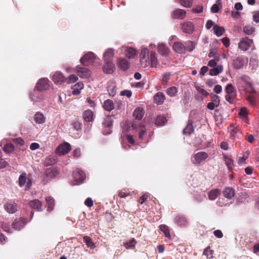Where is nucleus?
I'll list each match as a JSON object with an SVG mask.
<instances>
[{"instance_id": "obj_44", "label": "nucleus", "mask_w": 259, "mask_h": 259, "mask_svg": "<svg viewBox=\"0 0 259 259\" xmlns=\"http://www.w3.org/2000/svg\"><path fill=\"white\" fill-rule=\"evenodd\" d=\"M194 129L192 124V122H189L186 127L183 130V134L184 135H190L193 133Z\"/></svg>"}, {"instance_id": "obj_63", "label": "nucleus", "mask_w": 259, "mask_h": 259, "mask_svg": "<svg viewBox=\"0 0 259 259\" xmlns=\"http://www.w3.org/2000/svg\"><path fill=\"white\" fill-rule=\"evenodd\" d=\"M247 101L250 104L253 106L255 104V99L252 96H249L247 97Z\"/></svg>"}, {"instance_id": "obj_31", "label": "nucleus", "mask_w": 259, "mask_h": 259, "mask_svg": "<svg viewBox=\"0 0 259 259\" xmlns=\"http://www.w3.org/2000/svg\"><path fill=\"white\" fill-rule=\"evenodd\" d=\"M94 114L92 111L87 110L83 113V117L85 121L88 122L92 121L94 119Z\"/></svg>"}, {"instance_id": "obj_21", "label": "nucleus", "mask_w": 259, "mask_h": 259, "mask_svg": "<svg viewBox=\"0 0 259 259\" xmlns=\"http://www.w3.org/2000/svg\"><path fill=\"white\" fill-rule=\"evenodd\" d=\"M114 55L113 50L112 49L107 50L103 55L104 62L112 61Z\"/></svg>"}, {"instance_id": "obj_54", "label": "nucleus", "mask_w": 259, "mask_h": 259, "mask_svg": "<svg viewBox=\"0 0 259 259\" xmlns=\"http://www.w3.org/2000/svg\"><path fill=\"white\" fill-rule=\"evenodd\" d=\"M225 161L227 167L230 169L233 165V162L230 157L225 156Z\"/></svg>"}, {"instance_id": "obj_50", "label": "nucleus", "mask_w": 259, "mask_h": 259, "mask_svg": "<svg viewBox=\"0 0 259 259\" xmlns=\"http://www.w3.org/2000/svg\"><path fill=\"white\" fill-rule=\"evenodd\" d=\"M83 240L88 247H93L94 246V243L93 242L92 239L90 237L85 236L83 237Z\"/></svg>"}, {"instance_id": "obj_18", "label": "nucleus", "mask_w": 259, "mask_h": 259, "mask_svg": "<svg viewBox=\"0 0 259 259\" xmlns=\"http://www.w3.org/2000/svg\"><path fill=\"white\" fill-rule=\"evenodd\" d=\"M26 224V221L24 219H20L19 220H16L12 224V227L14 229L19 230L22 228Z\"/></svg>"}, {"instance_id": "obj_45", "label": "nucleus", "mask_w": 259, "mask_h": 259, "mask_svg": "<svg viewBox=\"0 0 259 259\" xmlns=\"http://www.w3.org/2000/svg\"><path fill=\"white\" fill-rule=\"evenodd\" d=\"M221 7V0H217L215 4H213L211 8V11L213 13H217Z\"/></svg>"}, {"instance_id": "obj_36", "label": "nucleus", "mask_w": 259, "mask_h": 259, "mask_svg": "<svg viewBox=\"0 0 259 259\" xmlns=\"http://www.w3.org/2000/svg\"><path fill=\"white\" fill-rule=\"evenodd\" d=\"M45 117L44 115L40 112L36 113L34 115V120L36 123L41 124L45 122Z\"/></svg>"}, {"instance_id": "obj_53", "label": "nucleus", "mask_w": 259, "mask_h": 259, "mask_svg": "<svg viewBox=\"0 0 259 259\" xmlns=\"http://www.w3.org/2000/svg\"><path fill=\"white\" fill-rule=\"evenodd\" d=\"M210 96L212 99L211 102L215 104V106H219L220 102L219 97L212 94L210 95Z\"/></svg>"}, {"instance_id": "obj_12", "label": "nucleus", "mask_w": 259, "mask_h": 259, "mask_svg": "<svg viewBox=\"0 0 259 259\" xmlns=\"http://www.w3.org/2000/svg\"><path fill=\"white\" fill-rule=\"evenodd\" d=\"M182 29L185 33L191 34L194 30V26L192 22L187 21L182 24Z\"/></svg>"}, {"instance_id": "obj_9", "label": "nucleus", "mask_w": 259, "mask_h": 259, "mask_svg": "<svg viewBox=\"0 0 259 259\" xmlns=\"http://www.w3.org/2000/svg\"><path fill=\"white\" fill-rule=\"evenodd\" d=\"M76 72L81 78H88L91 75V71L87 68L77 66Z\"/></svg>"}, {"instance_id": "obj_60", "label": "nucleus", "mask_w": 259, "mask_h": 259, "mask_svg": "<svg viewBox=\"0 0 259 259\" xmlns=\"http://www.w3.org/2000/svg\"><path fill=\"white\" fill-rule=\"evenodd\" d=\"M149 194L146 193H145L144 194H143L142 196L140 197V198H139V202L141 204H143L144 202H145L148 196H149Z\"/></svg>"}, {"instance_id": "obj_62", "label": "nucleus", "mask_w": 259, "mask_h": 259, "mask_svg": "<svg viewBox=\"0 0 259 259\" xmlns=\"http://www.w3.org/2000/svg\"><path fill=\"white\" fill-rule=\"evenodd\" d=\"M120 94L121 96H125L128 98H130L131 97L132 93L130 90H124L121 91Z\"/></svg>"}, {"instance_id": "obj_61", "label": "nucleus", "mask_w": 259, "mask_h": 259, "mask_svg": "<svg viewBox=\"0 0 259 259\" xmlns=\"http://www.w3.org/2000/svg\"><path fill=\"white\" fill-rule=\"evenodd\" d=\"M239 114L241 118H246L247 114L246 109L244 108H241L240 110Z\"/></svg>"}, {"instance_id": "obj_28", "label": "nucleus", "mask_w": 259, "mask_h": 259, "mask_svg": "<svg viewBox=\"0 0 259 259\" xmlns=\"http://www.w3.org/2000/svg\"><path fill=\"white\" fill-rule=\"evenodd\" d=\"M57 162V158L54 156H47L44 161V164L45 166H50L53 165Z\"/></svg>"}, {"instance_id": "obj_33", "label": "nucleus", "mask_w": 259, "mask_h": 259, "mask_svg": "<svg viewBox=\"0 0 259 259\" xmlns=\"http://www.w3.org/2000/svg\"><path fill=\"white\" fill-rule=\"evenodd\" d=\"M45 199L47 205V210L52 211L55 205L54 199L51 196H48L46 197Z\"/></svg>"}, {"instance_id": "obj_64", "label": "nucleus", "mask_w": 259, "mask_h": 259, "mask_svg": "<svg viewBox=\"0 0 259 259\" xmlns=\"http://www.w3.org/2000/svg\"><path fill=\"white\" fill-rule=\"evenodd\" d=\"M203 11V7L201 6H198L195 8H193L192 11L194 13H198L202 12Z\"/></svg>"}, {"instance_id": "obj_11", "label": "nucleus", "mask_w": 259, "mask_h": 259, "mask_svg": "<svg viewBox=\"0 0 259 259\" xmlns=\"http://www.w3.org/2000/svg\"><path fill=\"white\" fill-rule=\"evenodd\" d=\"M4 209L9 213H14L18 210V206L14 202L10 200L4 205Z\"/></svg>"}, {"instance_id": "obj_37", "label": "nucleus", "mask_w": 259, "mask_h": 259, "mask_svg": "<svg viewBox=\"0 0 259 259\" xmlns=\"http://www.w3.org/2000/svg\"><path fill=\"white\" fill-rule=\"evenodd\" d=\"M167 120L164 115H159L157 117L155 121V124L157 126H163L167 122Z\"/></svg>"}, {"instance_id": "obj_8", "label": "nucleus", "mask_w": 259, "mask_h": 259, "mask_svg": "<svg viewBox=\"0 0 259 259\" xmlns=\"http://www.w3.org/2000/svg\"><path fill=\"white\" fill-rule=\"evenodd\" d=\"M36 88L38 91H43L50 88L49 80L47 78L40 79L37 83Z\"/></svg>"}, {"instance_id": "obj_49", "label": "nucleus", "mask_w": 259, "mask_h": 259, "mask_svg": "<svg viewBox=\"0 0 259 259\" xmlns=\"http://www.w3.org/2000/svg\"><path fill=\"white\" fill-rule=\"evenodd\" d=\"M203 254L208 259H211L213 257L212 251L210 249V247L209 246L207 247L204 250Z\"/></svg>"}, {"instance_id": "obj_56", "label": "nucleus", "mask_w": 259, "mask_h": 259, "mask_svg": "<svg viewBox=\"0 0 259 259\" xmlns=\"http://www.w3.org/2000/svg\"><path fill=\"white\" fill-rule=\"evenodd\" d=\"M78 79V77L74 74H71L68 77V82L69 83L75 82L77 81Z\"/></svg>"}, {"instance_id": "obj_40", "label": "nucleus", "mask_w": 259, "mask_h": 259, "mask_svg": "<svg viewBox=\"0 0 259 259\" xmlns=\"http://www.w3.org/2000/svg\"><path fill=\"white\" fill-rule=\"evenodd\" d=\"M258 66V60L254 57H251L250 59L249 68L251 70H256Z\"/></svg>"}, {"instance_id": "obj_6", "label": "nucleus", "mask_w": 259, "mask_h": 259, "mask_svg": "<svg viewBox=\"0 0 259 259\" xmlns=\"http://www.w3.org/2000/svg\"><path fill=\"white\" fill-rule=\"evenodd\" d=\"M73 176L75 181V182L73 184L74 185L82 182L85 178L84 172L79 169H76L74 171Z\"/></svg>"}, {"instance_id": "obj_46", "label": "nucleus", "mask_w": 259, "mask_h": 259, "mask_svg": "<svg viewBox=\"0 0 259 259\" xmlns=\"http://www.w3.org/2000/svg\"><path fill=\"white\" fill-rule=\"evenodd\" d=\"M159 228H160V230H161V231H162L164 233L165 236L166 238H170V235L169 230L168 226H167L165 225H162L159 226Z\"/></svg>"}, {"instance_id": "obj_25", "label": "nucleus", "mask_w": 259, "mask_h": 259, "mask_svg": "<svg viewBox=\"0 0 259 259\" xmlns=\"http://www.w3.org/2000/svg\"><path fill=\"white\" fill-rule=\"evenodd\" d=\"M173 49L179 54H182L185 52V48L184 45L180 42H175L174 44Z\"/></svg>"}, {"instance_id": "obj_20", "label": "nucleus", "mask_w": 259, "mask_h": 259, "mask_svg": "<svg viewBox=\"0 0 259 259\" xmlns=\"http://www.w3.org/2000/svg\"><path fill=\"white\" fill-rule=\"evenodd\" d=\"M30 98L32 101L35 102H40L44 100V97L37 91H34L30 94Z\"/></svg>"}, {"instance_id": "obj_41", "label": "nucleus", "mask_w": 259, "mask_h": 259, "mask_svg": "<svg viewBox=\"0 0 259 259\" xmlns=\"http://www.w3.org/2000/svg\"><path fill=\"white\" fill-rule=\"evenodd\" d=\"M177 92V89L175 87H169L166 90V94L171 97L176 96Z\"/></svg>"}, {"instance_id": "obj_2", "label": "nucleus", "mask_w": 259, "mask_h": 259, "mask_svg": "<svg viewBox=\"0 0 259 259\" xmlns=\"http://www.w3.org/2000/svg\"><path fill=\"white\" fill-rule=\"evenodd\" d=\"M80 62L84 65H88L94 63H96V65H100L99 58L91 52L84 55L83 57L80 59Z\"/></svg>"}, {"instance_id": "obj_24", "label": "nucleus", "mask_w": 259, "mask_h": 259, "mask_svg": "<svg viewBox=\"0 0 259 259\" xmlns=\"http://www.w3.org/2000/svg\"><path fill=\"white\" fill-rule=\"evenodd\" d=\"M84 87V84L82 82H78L75 84L72 88V94L78 95L80 93V90Z\"/></svg>"}, {"instance_id": "obj_3", "label": "nucleus", "mask_w": 259, "mask_h": 259, "mask_svg": "<svg viewBox=\"0 0 259 259\" xmlns=\"http://www.w3.org/2000/svg\"><path fill=\"white\" fill-rule=\"evenodd\" d=\"M58 175L57 170L52 168H47L42 176L44 184L48 183Z\"/></svg>"}, {"instance_id": "obj_7", "label": "nucleus", "mask_w": 259, "mask_h": 259, "mask_svg": "<svg viewBox=\"0 0 259 259\" xmlns=\"http://www.w3.org/2000/svg\"><path fill=\"white\" fill-rule=\"evenodd\" d=\"M71 150V146L68 143H64L59 145L56 149V153L59 155H63L68 153Z\"/></svg>"}, {"instance_id": "obj_29", "label": "nucleus", "mask_w": 259, "mask_h": 259, "mask_svg": "<svg viewBox=\"0 0 259 259\" xmlns=\"http://www.w3.org/2000/svg\"><path fill=\"white\" fill-rule=\"evenodd\" d=\"M214 34L218 37L222 36L225 32V29L224 27L220 26L218 25H214L213 27Z\"/></svg>"}, {"instance_id": "obj_4", "label": "nucleus", "mask_w": 259, "mask_h": 259, "mask_svg": "<svg viewBox=\"0 0 259 259\" xmlns=\"http://www.w3.org/2000/svg\"><path fill=\"white\" fill-rule=\"evenodd\" d=\"M248 63V59L245 57H238L233 60V66L236 69L242 68Z\"/></svg>"}, {"instance_id": "obj_22", "label": "nucleus", "mask_w": 259, "mask_h": 259, "mask_svg": "<svg viewBox=\"0 0 259 259\" xmlns=\"http://www.w3.org/2000/svg\"><path fill=\"white\" fill-rule=\"evenodd\" d=\"M122 51L126 52V56L128 59L133 58L136 55V50L133 48H128L125 47L121 48Z\"/></svg>"}, {"instance_id": "obj_27", "label": "nucleus", "mask_w": 259, "mask_h": 259, "mask_svg": "<svg viewBox=\"0 0 259 259\" xmlns=\"http://www.w3.org/2000/svg\"><path fill=\"white\" fill-rule=\"evenodd\" d=\"M144 115V110L140 107L137 108L133 112V116L137 120H141Z\"/></svg>"}, {"instance_id": "obj_32", "label": "nucleus", "mask_w": 259, "mask_h": 259, "mask_svg": "<svg viewBox=\"0 0 259 259\" xmlns=\"http://www.w3.org/2000/svg\"><path fill=\"white\" fill-rule=\"evenodd\" d=\"M221 194V191L217 189L209 191L208 193V198L210 200H215Z\"/></svg>"}, {"instance_id": "obj_10", "label": "nucleus", "mask_w": 259, "mask_h": 259, "mask_svg": "<svg viewBox=\"0 0 259 259\" xmlns=\"http://www.w3.org/2000/svg\"><path fill=\"white\" fill-rule=\"evenodd\" d=\"M208 155L205 152H199L194 154V160H192L193 163L198 164L204 161L207 158Z\"/></svg>"}, {"instance_id": "obj_51", "label": "nucleus", "mask_w": 259, "mask_h": 259, "mask_svg": "<svg viewBox=\"0 0 259 259\" xmlns=\"http://www.w3.org/2000/svg\"><path fill=\"white\" fill-rule=\"evenodd\" d=\"M14 150V146L11 143L7 144L4 146V150L6 153H11Z\"/></svg>"}, {"instance_id": "obj_30", "label": "nucleus", "mask_w": 259, "mask_h": 259, "mask_svg": "<svg viewBox=\"0 0 259 259\" xmlns=\"http://www.w3.org/2000/svg\"><path fill=\"white\" fill-rule=\"evenodd\" d=\"M223 70L222 65H219L213 67L209 71V74L211 76H215L221 73Z\"/></svg>"}, {"instance_id": "obj_23", "label": "nucleus", "mask_w": 259, "mask_h": 259, "mask_svg": "<svg viewBox=\"0 0 259 259\" xmlns=\"http://www.w3.org/2000/svg\"><path fill=\"white\" fill-rule=\"evenodd\" d=\"M165 100V96L162 92H158L154 96V100L158 105L162 104Z\"/></svg>"}, {"instance_id": "obj_35", "label": "nucleus", "mask_w": 259, "mask_h": 259, "mask_svg": "<svg viewBox=\"0 0 259 259\" xmlns=\"http://www.w3.org/2000/svg\"><path fill=\"white\" fill-rule=\"evenodd\" d=\"M223 194L225 197L228 199H231L234 197L235 192L232 188L230 187H227L224 191Z\"/></svg>"}, {"instance_id": "obj_17", "label": "nucleus", "mask_w": 259, "mask_h": 259, "mask_svg": "<svg viewBox=\"0 0 259 259\" xmlns=\"http://www.w3.org/2000/svg\"><path fill=\"white\" fill-rule=\"evenodd\" d=\"M104 125L105 128L104 131V134H109L111 133V128L112 126V121L110 117H107L104 120Z\"/></svg>"}, {"instance_id": "obj_58", "label": "nucleus", "mask_w": 259, "mask_h": 259, "mask_svg": "<svg viewBox=\"0 0 259 259\" xmlns=\"http://www.w3.org/2000/svg\"><path fill=\"white\" fill-rule=\"evenodd\" d=\"M196 89L198 92L200 94H201L202 96L204 97H207L208 95V93L205 91L204 89L199 87H196Z\"/></svg>"}, {"instance_id": "obj_42", "label": "nucleus", "mask_w": 259, "mask_h": 259, "mask_svg": "<svg viewBox=\"0 0 259 259\" xmlns=\"http://www.w3.org/2000/svg\"><path fill=\"white\" fill-rule=\"evenodd\" d=\"M244 90L248 93H252L255 92L254 88L252 87L251 84L247 81H244L242 84Z\"/></svg>"}, {"instance_id": "obj_19", "label": "nucleus", "mask_w": 259, "mask_h": 259, "mask_svg": "<svg viewBox=\"0 0 259 259\" xmlns=\"http://www.w3.org/2000/svg\"><path fill=\"white\" fill-rule=\"evenodd\" d=\"M172 15L175 19H183L186 16V12L184 10L178 9L173 11Z\"/></svg>"}, {"instance_id": "obj_38", "label": "nucleus", "mask_w": 259, "mask_h": 259, "mask_svg": "<svg viewBox=\"0 0 259 259\" xmlns=\"http://www.w3.org/2000/svg\"><path fill=\"white\" fill-rule=\"evenodd\" d=\"M103 107L105 110L108 111H111L114 108V105L113 103V101L109 99L105 101L104 103Z\"/></svg>"}, {"instance_id": "obj_14", "label": "nucleus", "mask_w": 259, "mask_h": 259, "mask_svg": "<svg viewBox=\"0 0 259 259\" xmlns=\"http://www.w3.org/2000/svg\"><path fill=\"white\" fill-rule=\"evenodd\" d=\"M103 67V71L106 74H111L115 70V65L112 61L105 62Z\"/></svg>"}, {"instance_id": "obj_55", "label": "nucleus", "mask_w": 259, "mask_h": 259, "mask_svg": "<svg viewBox=\"0 0 259 259\" xmlns=\"http://www.w3.org/2000/svg\"><path fill=\"white\" fill-rule=\"evenodd\" d=\"M235 89L232 84H228L225 88V91L227 94H230L234 92Z\"/></svg>"}, {"instance_id": "obj_13", "label": "nucleus", "mask_w": 259, "mask_h": 259, "mask_svg": "<svg viewBox=\"0 0 259 259\" xmlns=\"http://www.w3.org/2000/svg\"><path fill=\"white\" fill-rule=\"evenodd\" d=\"M117 65L120 69L125 71L130 67V62L127 59L125 58H118Z\"/></svg>"}, {"instance_id": "obj_43", "label": "nucleus", "mask_w": 259, "mask_h": 259, "mask_svg": "<svg viewBox=\"0 0 259 259\" xmlns=\"http://www.w3.org/2000/svg\"><path fill=\"white\" fill-rule=\"evenodd\" d=\"M27 174L26 172L22 173L19 177L18 182L20 187H23L25 185L27 181Z\"/></svg>"}, {"instance_id": "obj_15", "label": "nucleus", "mask_w": 259, "mask_h": 259, "mask_svg": "<svg viewBox=\"0 0 259 259\" xmlns=\"http://www.w3.org/2000/svg\"><path fill=\"white\" fill-rule=\"evenodd\" d=\"M158 52L162 56L166 57L170 53L169 49L163 44H159L157 47Z\"/></svg>"}, {"instance_id": "obj_39", "label": "nucleus", "mask_w": 259, "mask_h": 259, "mask_svg": "<svg viewBox=\"0 0 259 259\" xmlns=\"http://www.w3.org/2000/svg\"><path fill=\"white\" fill-rule=\"evenodd\" d=\"M176 223L179 226H185L187 224V219L182 215H178L175 219Z\"/></svg>"}, {"instance_id": "obj_52", "label": "nucleus", "mask_w": 259, "mask_h": 259, "mask_svg": "<svg viewBox=\"0 0 259 259\" xmlns=\"http://www.w3.org/2000/svg\"><path fill=\"white\" fill-rule=\"evenodd\" d=\"M180 3L186 8H190L192 5L193 0H180Z\"/></svg>"}, {"instance_id": "obj_34", "label": "nucleus", "mask_w": 259, "mask_h": 259, "mask_svg": "<svg viewBox=\"0 0 259 259\" xmlns=\"http://www.w3.org/2000/svg\"><path fill=\"white\" fill-rule=\"evenodd\" d=\"M107 91L110 96L113 97L116 94V85L114 82H109L107 88Z\"/></svg>"}, {"instance_id": "obj_5", "label": "nucleus", "mask_w": 259, "mask_h": 259, "mask_svg": "<svg viewBox=\"0 0 259 259\" xmlns=\"http://www.w3.org/2000/svg\"><path fill=\"white\" fill-rule=\"evenodd\" d=\"M253 44V40L247 37L242 38L238 44V48L242 51H246L249 49Z\"/></svg>"}, {"instance_id": "obj_16", "label": "nucleus", "mask_w": 259, "mask_h": 259, "mask_svg": "<svg viewBox=\"0 0 259 259\" xmlns=\"http://www.w3.org/2000/svg\"><path fill=\"white\" fill-rule=\"evenodd\" d=\"M52 80L56 84H61L64 81V76L60 71L56 72L52 76Z\"/></svg>"}, {"instance_id": "obj_59", "label": "nucleus", "mask_w": 259, "mask_h": 259, "mask_svg": "<svg viewBox=\"0 0 259 259\" xmlns=\"http://www.w3.org/2000/svg\"><path fill=\"white\" fill-rule=\"evenodd\" d=\"M73 129L75 130L77 132V134L78 132L81 130V124L79 122H74L73 123Z\"/></svg>"}, {"instance_id": "obj_26", "label": "nucleus", "mask_w": 259, "mask_h": 259, "mask_svg": "<svg viewBox=\"0 0 259 259\" xmlns=\"http://www.w3.org/2000/svg\"><path fill=\"white\" fill-rule=\"evenodd\" d=\"M29 205L31 208L37 211H40L41 210L42 203L41 201L38 199H34L30 201Z\"/></svg>"}, {"instance_id": "obj_1", "label": "nucleus", "mask_w": 259, "mask_h": 259, "mask_svg": "<svg viewBox=\"0 0 259 259\" xmlns=\"http://www.w3.org/2000/svg\"><path fill=\"white\" fill-rule=\"evenodd\" d=\"M139 58L140 65L143 68L149 65L152 68H155L157 66L158 60L155 52L153 51L150 52L146 47L141 48Z\"/></svg>"}, {"instance_id": "obj_57", "label": "nucleus", "mask_w": 259, "mask_h": 259, "mask_svg": "<svg viewBox=\"0 0 259 259\" xmlns=\"http://www.w3.org/2000/svg\"><path fill=\"white\" fill-rule=\"evenodd\" d=\"M219 60V57H215L214 60H210L208 63V65L210 67H214L216 66L217 63Z\"/></svg>"}, {"instance_id": "obj_48", "label": "nucleus", "mask_w": 259, "mask_h": 259, "mask_svg": "<svg viewBox=\"0 0 259 259\" xmlns=\"http://www.w3.org/2000/svg\"><path fill=\"white\" fill-rule=\"evenodd\" d=\"M136 244V241L134 238L124 244V246L126 249L133 248Z\"/></svg>"}, {"instance_id": "obj_47", "label": "nucleus", "mask_w": 259, "mask_h": 259, "mask_svg": "<svg viewBox=\"0 0 259 259\" xmlns=\"http://www.w3.org/2000/svg\"><path fill=\"white\" fill-rule=\"evenodd\" d=\"M255 31V28L250 26L247 25L243 27V32L247 35H252Z\"/></svg>"}]
</instances>
